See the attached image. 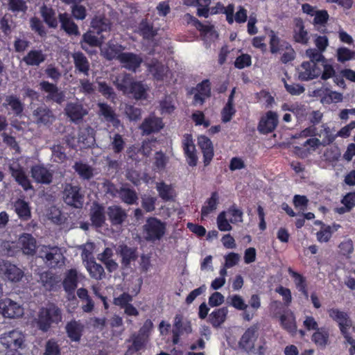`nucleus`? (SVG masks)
<instances>
[{"label":"nucleus","mask_w":355,"mask_h":355,"mask_svg":"<svg viewBox=\"0 0 355 355\" xmlns=\"http://www.w3.org/2000/svg\"><path fill=\"white\" fill-rule=\"evenodd\" d=\"M93 33H94L92 31L83 35V37L80 41V46L83 50H87V45L89 46H99L103 43V41L106 38L105 35H101V37L98 38Z\"/></svg>","instance_id":"obj_37"},{"label":"nucleus","mask_w":355,"mask_h":355,"mask_svg":"<svg viewBox=\"0 0 355 355\" xmlns=\"http://www.w3.org/2000/svg\"><path fill=\"white\" fill-rule=\"evenodd\" d=\"M68 337L75 342L80 340L84 329V325L77 320H71L65 327Z\"/></svg>","instance_id":"obj_31"},{"label":"nucleus","mask_w":355,"mask_h":355,"mask_svg":"<svg viewBox=\"0 0 355 355\" xmlns=\"http://www.w3.org/2000/svg\"><path fill=\"white\" fill-rule=\"evenodd\" d=\"M91 220L92 224L98 227H102L105 220L104 208L96 204L91 209Z\"/></svg>","instance_id":"obj_43"},{"label":"nucleus","mask_w":355,"mask_h":355,"mask_svg":"<svg viewBox=\"0 0 355 355\" xmlns=\"http://www.w3.org/2000/svg\"><path fill=\"white\" fill-rule=\"evenodd\" d=\"M0 275L11 282H19L24 275V271L16 265L0 260Z\"/></svg>","instance_id":"obj_7"},{"label":"nucleus","mask_w":355,"mask_h":355,"mask_svg":"<svg viewBox=\"0 0 355 355\" xmlns=\"http://www.w3.org/2000/svg\"><path fill=\"white\" fill-rule=\"evenodd\" d=\"M226 300L227 304L238 310H245L248 307L243 299L239 295H230L227 297Z\"/></svg>","instance_id":"obj_60"},{"label":"nucleus","mask_w":355,"mask_h":355,"mask_svg":"<svg viewBox=\"0 0 355 355\" xmlns=\"http://www.w3.org/2000/svg\"><path fill=\"white\" fill-rule=\"evenodd\" d=\"M316 135L322 138L321 141L322 146H325L334 142L336 138V133L335 130L331 129L327 124H322L321 129Z\"/></svg>","instance_id":"obj_44"},{"label":"nucleus","mask_w":355,"mask_h":355,"mask_svg":"<svg viewBox=\"0 0 355 355\" xmlns=\"http://www.w3.org/2000/svg\"><path fill=\"white\" fill-rule=\"evenodd\" d=\"M134 81L131 75L122 73L116 78L114 83L119 90L123 92L124 94H129Z\"/></svg>","instance_id":"obj_38"},{"label":"nucleus","mask_w":355,"mask_h":355,"mask_svg":"<svg viewBox=\"0 0 355 355\" xmlns=\"http://www.w3.org/2000/svg\"><path fill=\"white\" fill-rule=\"evenodd\" d=\"M46 59V55L42 50H31L24 58L23 61L28 66L38 67Z\"/></svg>","instance_id":"obj_33"},{"label":"nucleus","mask_w":355,"mask_h":355,"mask_svg":"<svg viewBox=\"0 0 355 355\" xmlns=\"http://www.w3.org/2000/svg\"><path fill=\"white\" fill-rule=\"evenodd\" d=\"M15 210L19 217L23 220H28L31 216L28 204L23 200H18L14 205Z\"/></svg>","instance_id":"obj_54"},{"label":"nucleus","mask_w":355,"mask_h":355,"mask_svg":"<svg viewBox=\"0 0 355 355\" xmlns=\"http://www.w3.org/2000/svg\"><path fill=\"white\" fill-rule=\"evenodd\" d=\"M8 105L11 107L14 114L17 116L20 115L23 112V103L21 102L19 98L16 96L10 95L6 96V102L3 103V106Z\"/></svg>","instance_id":"obj_51"},{"label":"nucleus","mask_w":355,"mask_h":355,"mask_svg":"<svg viewBox=\"0 0 355 355\" xmlns=\"http://www.w3.org/2000/svg\"><path fill=\"white\" fill-rule=\"evenodd\" d=\"M64 202L75 208H80L83 205L84 196L80 193L79 186L66 183L62 191Z\"/></svg>","instance_id":"obj_5"},{"label":"nucleus","mask_w":355,"mask_h":355,"mask_svg":"<svg viewBox=\"0 0 355 355\" xmlns=\"http://www.w3.org/2000/svg\"><path fill=\"white\" fill-rule=\"evenodd\" d=\"M190 93L193 94V104L202 105L206 98L211 95V87L208 80H205L198 84L195 88H192Z\"/></svg>","instance_id":"obj_16"},{"label":"nucleus","mask_w":355,"mask_h":355,"mask_svg":"<svg viewBox=\"0 0 355 355\" xmlns=\"http://www.w3.org/2000/svg\"><path fill=\"white\" fill-rule=\"evenodd\" d=\"M18 243L21 246L24 254L33 255L35 253L36 241L31 234H22L19 239Z\"/></svg>","instance_id":"obj_29"},{"label":"nucleus","mask_w":355,"mask_h":355,"mask_svg":"<svg viewBox=\"0 0 355 355\" xmlns=\"http://www.w3.org/2000/svg\"><path fill=\"white\" fill-rule=\"evenodd\" d=\"M293 38L296 42L302 44H306L309 42L308 32L305 30L304 22L300 18L295 19Z\"/></svg>","instance_id":"obj_36"},{"label":"nucleus","mask_w":355,"mask_h":355,"mask_svg":"<svg viewBox=\"0 0 355 355\" xmlns=\"http://www.w3.org/2000/svg\"><path fill=\"white\" fill-rule=\"evenodd\" d=\"M76 71L84 76H88L90 70V63L85 55L80 52H74L71 55Z\"/></svg>","instance_id":"obj_22"},{"label":"nucleus","mask_w":355,"mask_h":355,"mask_svg":"<svg viewBox=\"0 0 355 355\" xmlns=\"http://www.w3.org/2000/svg\"><path fill=\"white\" fill-rule=\"evenodd\" d=\"M164 127L162 119L154 116H150L146 118L139 128L142 131V135H148L151 133L159 132Z\"/></svg>","instance_id":"obj_18"},{"label":"nucleus","mask_w":355,"mask_h":355,"mask_svg":"<svg viewBox=\"0 0 355 355\" xmlns=\"http://www.w3.org/2000/svg\"><path fill=\"white\" fill-rule=\"evenodd\" d=\"M259 324H254L245 330L239 342L241 349L248 352L254 347V343L259 336Z\"/></svg>","instance_id":"obj_12"},{"label":"nucleus","mask_w":355,"mask_h":355,"mask_svg":"<svg viewBox=\"0 0 355 355\" xmlns=\"http://www.w3.org/2000/svg\"><path fill=\"white\" fill-rule=\"evenodd\" d=\"M31 177L37 183L49 184L52 182L53 173L46 167L35 165L31 168Z\"/></svg>","instance_id":"obj_20"},{"label":"nucleus","mask_w":355,"mask_h":355,"mask_svg":"<svg viewBox=\"0 0 355 355\" xmlns=\"http://www.w3.org/2000/svg\"><path fill=\"white\" fill-rule=\"evenodd\" d=\"M39 257L50 268L60 267L64 263L62 250L57 246H42L39 252Z\"/></svg>","instance_id":"obj_3"},{"label":"nucleus","mask_w":355,"mask_h":355,"mask_svg":"<svg viewBox=\"0 0 355 355\" xmlns=\"http://www.w3.org/2000/svg\"><path fill=\"white\" fill-rule=\"evenodd\" d=\"M322 53L323 51L318 49L310 48L306 51L305 55L309 59V62L320 67L327 60Z\"/></svg>","instance_id":"obj_52"},{"label":"nucleus","mask_w":355,"mask_h":355,"mask_svg":"<svg viewBox=\"0 0 355 355\" xmlns=\"http://www.w3.org/2000/svg\"><path fill=\"white\" fill-rule=\"evenodd\" d=\"M123 50L124 47L122 45L109 42L107 47L101 50V53L108 60L115 59L119 61L120 55L123 53Z\"/></svg>","instance_id":"obj_30"},{"label":"nucleus","mask_w":355,"mask_h":355,"mask_svg":"<svg viewBox=\"0 0 355 355\" xmlns=\"http://www.w3.org/2000/svg\"><path fill=\"white\" fill-rule=\"evenodd\" d=\"M8 8L14 13L25 12L27 10L24 0H8Z\"/></svg>","instance_id":"obj_61"},{"label":"nucleus","mask_w":355,"mask_h":355,"mask_svg":"<svg viewBox=\"0 0 355 355\" xmlns=\"http://www.w3.org/2000/svg\"><path fill=\"white\" fill-rule=\"evenodd\" d=\"M0 313L5 318H16L24 315V308L10 298L0 300Z\"/></svg>","instance_id":"obj_8"},{"label":"nucleus","mask_w":355,"mask_h":355,"mask_svg":"<svg viewBox=\"0 0 355 355\" xmlns=\"http://www.w3.org/2000/svg\"><path fill=\"white\" fill-rule=\"evenodd\" d=\"M147 340V338L139 334V333L132 334L130 339V341H132V343L130 349L134 350L135 352L139 351L144 347Z\"/></svg>","instance_id":"obj_59"},{"label":"nucleus","mask_w":355,"mask_h":355,"mask_svg":"<svg viewBox=\"0 0 355 355\" xmlns=\"http://www.w3.org/2000/svg\"><path fill=\"white\" fill-rule=\"evenodd\" d=\"M40 13L49 28H58L59 20L57 19L55 11L52 8L43 5L40 8Z\"/></svg>","instance_id":"obj_32"},{"label":"nucleus","mask_w":355,"mask_h":355,"mask_svg":"<svg viewBox=\"0 0 355 355\" xmlns=\"http://www.w3.org/2000/svg\"><path fill=\"white\" fill-rule=\"evenodd\" d=\"M9 171L15 181L21 185L25 191L33 189V187L23 168L17 162L13 161L9 164Z\"/></svg>","instance_id":"obj_13"},{"label":"nucleus","mask_w":355,"mask_h":355,"mask_svg":"<svg viewBox=\"0 0 355 355\" xmlns=\"http://www.w3.org/2000/svg\"><path fill=\"white\" fill-rule=\"evenodd\" d=\"M62 315L60 310L53 304H50L46 308H42L34 320L39 329L47 331L52 323L58 324L61 321Z\"/></svg>","instance_id":"obj_1"},{"label":"nucleus","mask_w":355,"mask_h":355,"mask_svg":"<svg viewBox=\"0 0 355 355\" xmlns=\"http://www.w3.org/2000/svg\"><path fill=\"white\" fill-rule=\"evenodd\" d=\"M328 313L329 317L336 321L339 327L343 324L345 326H352V321L347 313L338 309H330L328 310Z\"/></svg>","instance_id":"obj_41"},{"label":"nucleus","mask_w":355,"mask_h":355,"mask_svg":"<svg viewBox=\"0 0 355 355\" xmlns=\"http://www.w3.org/2000/svg\"><path fill=\"white\" fill-rule=\"evenodd\" d=\"M80 276L76 269L67 270L62 282L64 291L69 293H73L77 288L78 280Z\"/></svg>","instance_id":"obj_27"},{"label":"nucleus","mask_w":355,"mask_h":355,"mask_svg":"<svg viewBox=\"0 0 355 355\" xmlns=\"http://www.w3.org/2000/svg\"><path fill=\"white\" fill-rule=\"evenodd\" d=\"M182 143L184 153L186 156L188 164L191 166H196L198 162V156L192 136L189 134H185L183 137Z\"/></svg>","instance_id":"obj_15"},{"label":"nucleus","mask_w":355,"mask_h":355,"mask_svg":"<svg viewBox=\"0 0 355 355\" xmlns=\"http://www.w3.org/2000/svg\"><path fill=\"white\" fill-rule=\"evenodd\" d=\"M177 332L181 333V334L191 333L192 328L190 322H183V317L182 315L178 314L174 318L173 329Z\"/></svg>","instance_id":"obj_49"},{"label":"nucleus","mask_w":355,"mask_h":355,"mask_svg":"<svg viewBox=\"0 0 355 355\" xmlns=\"http://www.w3.org/2000/svg\"><path fill=\"white\" fill-rule=\"evenodd\" d=\"M166 223L155 217L148 218L143 226L144 238L147 241H159L165 234Z\"/></svg>","instance_id":"obj_2"},{"label":"nucleus","mask_w":355,"mask_h":355,"mask_svg":"<svg viewBox=\"0 0 355 355\" xmlns=\"http://www.w3.org/2000/svg\"><path fill=\"white\" fill-rule=\"evenodd\" d=\"M148 87L140 81H134L130 89V94L133 96L135 99H145L147 97V91Z\"/></svg>","instance_id":"obj_46"},{"label":"nucleus","mask_w":355,"mask_h":355,"mask_svg":"<svg viewBox=\"0 0 355 355\" xmlns=\"http://www.w3.org/2000/svg\"><path fill=\"white\" fill-rule=\"evenodd\" d=\"M81 249V258L83 263L94 259L93 257V252L94 250V243L92 242H87L80 246Z\"/></svg>","instance_id":"obj_56"},{"label":"nucleus","mask_w":355,"mask_h":355,"mask_svg":"<svg viewBox=\"0 0 355 355\" xmlns=\"http://www.w3.org/2000/svg\"><path fill=\"white\" fill-rule=\"evenodd\" d=\"M79 92L85 96L93 94L95 92V85L92 82L87 78H80L78 80Z\"/></svg>","instance_id":"obj_55"},{"label":"nucleus","mask_w":355,"mask_h":355,"mask_svg":"<svg viewBox=\"0 0 355 355\" xmlns=\"http://www.w3.org/2000/svg\"><path fill=\"white\" fill-rule=\"evenodd\" d=\"M156 189L159 196L164 201L173 200L174 196V189L171 185L167 184L164 182L156 183Z\"/></svg>","instance_id":"obj_45"},{"label":"nucleus","mask_w":355,"mask_h":355,"mask_svg":"<svg viewBox=\"0 0 355 355\" xmlns=\"http://www.w3.org/2000/svg\"><path fill=\"white\" fill-rule=\"evenodd\" d=\"M43 355H61L60 348L56 341L49 340L45 345V352Z\"/></svg>","instance_id":"obj_64"},{"label":"nucleus","mask_w":355,"mask_h":355,"mask_svg":"<svg viewBox=\"0 0 355 355\" xmlns=\"http://www.w3.org/2000/svg\"><path fill=\"white\" fill-rule=\"evenodd\" d=\"M228 312L226 306L216 309L209 315L208 322L214 328L218 329L226 321Z\"/></svg>","instance_id":"obj_25"},{"label":"nucleus","mask_w":355,"mask_h":355,"mask_svg":"<svg viewBox=\"0 0 355 355\" xmlns=\"http://www.w3.org/2000/svg\"><path fill=\"white\" fill-rule=\"evenodd\" d=\"M97 106L98 108L97 112L98 116L103 121L111 123L115 128H119L121 126V123L112 106L105 103H98Z\"/></svg>","instance_id":"obj_11"},{"label":"nucleus","mask_w":355,"mask_h":355,"mask_svg":"<svg viewBox=\"0 0 355 355\" xmlns=\"http://www.w3.org/2000/svg\"><path fill=\"white\" fill-rule=\"evenodd\" d=\"M282 327L291 334H295L297 330L295 317L291 310H286L279 316Z\"/></svg>","instance_id":"obj_28"},{"label":"nucleus","mask_w":355,"mask_h":355,"mask_svg":"<svg viewBox=\"0 0 355 355\" xmlns=\"http://www.w3.org/2000/svg\"><path fill=\"white\" fill-rule=\"evenodd\" d=\"M47 218L55 224H61L64 222V218L61 211L56 207H51L47 212Z\"/></svg>","instance_id":"obj_63"},{"label":"nucleus","mask_w":355,"mask_h":355,"mask_svg":"<svg viewBox=\"0 0 355 355\" xmlns=\"http://www.w3.org/2000/svg\"><path fill=\"white\" fill-rule=\"evenodd\" d=\"M40 282L47 290H51L60 282L59 278L49 272L40 274Z\"/></svg>","instance_id":"obj_53"},{"label":"nucleus","mask_w":355,"mask_h":355,"mask_svg":"<svg viewBox=\"0 0 355 355\" xmlns=\"http://www.w3.org/2000/svg\"><path fill=\"white\" fill-rule=\"evenodd\" d=\"M24 341V335L17 329L6 332L1 334L0 337V343L8 349H17L20 348Z\"/></svg>","instance_id":"obj_10"},{"label":"nucleus","mask_w":355,"mask_h":355,"mask_svg":"<svg viewBox=\"0 0 355 355\" xmlns=\"http://www.w3.org/2000/svg\"><path fill=\"white\" fill-rule=\"evenodd\" d=\"M40 87L42 92L47 94L45 97L46 101H53L59 105L64 101V93L60 91L55 84L42 80L40 83Z\"/></svg>","instance_id":"obj_9"},{"label":"nucleus","mask_w":355,"mask_h":355,"mask_svg":"<svg viewBox=\"0 0 355 355\" xmlns=\"http://www.w3.org/2000/svg\"><path fill=\"white\" fill-rule=\"evenodd\" d=\"M118 252L122 258L121 263L125 267L129 266L131 261H135L137 258V249L126 245H119Z\"/></svg>","instance_id":"obj_35"},{"label":"nucleus","mask_w":355,"mask_h":355,"mask_svg":"<svg viewBox=\"0 0 355 355\" xmlns=\"http://www.w3.org/2000/svg\"><path fill=\"white\" fill-rule=\"evenodd\" d=\"M107 214L114 225L122 224L127 217L125 210L117 205L110 206L107 208Z\"/></svg>","instance_id":"obj_34"},{"label":"nucleus","mask_w":355,"mask_h":355,"mask_svg":"<svg viewBox=\"0 0 355 355\" xmlns=\"http://www.w3.org/2000/svg\"><path fill=\"white\" fill-rule=\"evenodd\" d=\"M90 277L96 280H101L105 277V270L103 267L97 263L95 259L89 261L84 263Z\"/></svg>","instance_id":"obj_40"},{"label":"nucleus","mask_w":355,"mask_h":355,"mask_svg":"<svg viewBox=\"0 0 355 355\" xmlns=\"http://www.w3.org/2000/svg\"><path fill=\"white\" fill-rule=\"evenodd\" d=\"M89 107L78 101L68 102L64 109L65 116L75 124L83 122L84 118L89 114Z\"/></svg>","instance_id":"obj_4"},{"label":"nucleus","mask_w":355,"mask_h":355,"mask_svg":"<svg viewBox=\"0 0 355 355\" xmlns=\"http://www.w3.org/2000/svg\"><path fill=\"white\" fill-rule=\"evenodd\" d=\"M149 71L156 80H162L168 71V69L159 62H153L149 65Z\"/></svg>","instance_id":"obj_50"},{"label":"nucleus","mask_w":355,"mask_h":355,"mask_svg":"<svg viewBox=\"0 0 355 355\" xmlns=\"http://www.w3.org/2000/svg\"><path fill=\"white\" fill-rule=\"evenodd\" d=\"M138 32L144 38L148 40L152 39L155 35L153 26L146 20H142L139 24Z\"/></svg>","instance_id":"obj_58"},{"label":"nucleus","mask_w":355,"mask_h":355,"mask_svg":"<svg viewBox=\"0 0 355 355\" xmlns=\"http://www.w3.org/2000/svg\"><path fill=\"white\" fill-rule=\"evenodd\" d=\"M298 70V78L302 81L313 80L321 74V67L310 62H303Z\"/></svg>","instance_id":"obj_14"},{"label":"nucleus","mask_w":355,"mask_h":355,"mask_svg":"<svg viewBox=\"0 0 355 355\" xmlns=\"http://www.w3.org/2000/svg\"><path fill=\"white\" fill-rule=\"evenodd\" d=\"M336 56L338 62H345L354 58L355 56V51H353L347 47H340L337 49Z\"/></svg>","instance_id":"obj_62"},{"label":"nucleus","mask_w":355,"mask_h":355,"mask_svg":"<svg viewBox=\"0 0 355 355\" xmlns=\"http://www.w3.org/2000/svg\"><path fill=\"white\" fill-rule=\"evenodd\" d=\"M58 19L60 24V29L69 35L77 36L80 35L78 25L73 21L70 15L67 12L60 13Z\"/></svg>","instance_id":"obj_19"},{"label":"nucleus","mask_w":355,"mask_h":355,"mask_svg":"<svg viewBox=\"0 0 355 355\" xmlns=\"http://www.w3.org/2000/svg\"><path fill=\"white\" fill-rule=\"evenodd\" d=\"M30 27L33 31L38 34L40 37H46V30L43 22L37 17H33L30 19Z\"/></svg>","instance_id":"obj_57"},{"label":"nucleus","mask_w":355,"mask_h":355,"mask_svg":"<svg viewBox=\"0 0 355 355\" xmlns=\"http://www.w3.org/2000/svg\"><path fill=\"white\" fill-rule=\"evenodd\" d=\"M110 141L109 148L113 151L115 155L120 154L124 149L125 142L123 136L119 133H115L110 137Z\"/></svg>","instance_id":"obj_47"},{"label":"nucleus","mask_w":355,"mask_h":355,"mask_svg":"<svg viewBox=\"0 0 355 355\" xmlns=\"http://www.w3.org/2000/svg\"><path fill=\"white\" fill-rule=\"evenodd\" d=\"M119 62L124 68L130 71H135L141 65L142 58L133 53H123V54L120 55Z\"/></svg>","instance_id":"obj_23"},{"label":"nucleus","mask_w":355,"mask_h":355,"mask_svg":"<svg viewBox=\"0 0 355 355\" xmlns=\"http://www.w3.org/2000/svg\"><path fill=\"white\" fill-rule=\"evenodd\" d=\"M198 145L202 150L205 166L209 164L214 157V148L211 141L206 136L202 135L198 137Z\"/></svg>","instance_id":"obj_26"},{"label":"nucleus","mask_w":355,"mask_h":355,"mask_svg":"<svg viewBox=\"0 0 355 355\" xmlns=\"http://www.w3.org/2000/svg\"><path fill=\"white\" fill-rule=\"evenodd\" d=\"M110 20L102 16L95 17L91 21L92 32L98 35L108 34L111 30Z\"/></svg>","instance_id":"obj_24"},{"label":"nucleus","mask_w":355,"mask_h":355,"mask_svg":"<svg viewBox=\"0 0 355 355\" xmlns=\"http://www.w3.org/2000/svg\"><path fill=\"white\" fill-rule=\"evenodd\" d=\"M32 118L38 126H50L56 120V116L47 105L42 104L33 108Z\"/></svg>","instance_id":"obj_6"},{"label":"nucleus","mask_w":355,"mask_h":355,"mask_svg":"<svg viewBox=\"0 0 355 355\" xmlns=\"http://www.w3.org/2000/svg\"><path fill=\"white\" fill-rule=\"evenodd\" d=\"M278 124V116L276 112L268 111L266 115L262 116L259 125L258 130L262 134L272 132Z\"/></svg>","instance_id":"obj_17"},{"label":"nucleus","mask_w":355,"mask_h":355,"mask_svg":"<svg viewBox=\"0 0 355 355\" xmlns=\"http://www.w3.org/2000/svg\"><path fill=\"white\" fill-rule=\"evenodd\" d=\"M72 168L82 180L89 181L94 177V168L82 160L76 161Z\"/></svg>","instance_id":"obj_21"},{"label":"nucleus","mask_w":355,"mask_h":355,"mask_svg":"<svg viewBox=\"0 0 355 355\" xmlns=\"http://www.w3.org/2000/svg\"><path fill=\"white\" fill-rule=\"evenodd\" d=\"M119 196L123 202L128 205H134L138 200L136 191L125 187H123L119 189Z\"/></svg>","instance_id":"obj_48"},{"label":"nucleus","mask_w":355,"mask_h":355,"mask_svg":"<svg viewBox=\"0 0 355 355\" xmlns=\"http://www.w3.org/2000/svg\"><path fill=\"white\" fill-rule=\"evenodd\" d=\"M218 195L213 192L211 197L207 200L201 209V220H205L211 212L217 209L218 204Z\"/></svg>","instance_id":"obj_39"},{"label":"nucleus","mask_w":355,"mask_h":355,"mask_svg":"<svg viewBox=\"0 0 355 355\" xmlns=\"http://www.w3.org/2000/svg\"><path fill=\"white\" fill-rule=\"evenodd\" d=\"M270 37V49L272 53H282L285 49V47L289 44L288 42L281 40L276 35L274 31L269 32Z\"/></svg>","instance_id":"obj_42"}]
</instances>
